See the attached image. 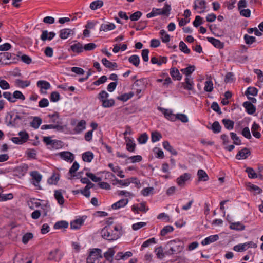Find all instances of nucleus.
<instances>
[{
	"label": "nucleus",
	"mask_w": 263,
	"mask_h": 263,
	"mask_svg": "<svg viewBox=\"0 0 263 263\" xmlns=\"http://www.w3.org/2000/svg\"><path fill=\"white\" fill-rule=\"evenodd\" d=\"M244 40L245 43L248 45H251L256 41L255 37L253 36H250L248 34H245L244 35Z\"/></svg>",
	"instance_id": "64"
},
{
	"label": "nucleus",
	"mask_w": 263,
	"mask_h": 263,
	"mask_svg": "<svg viewBox=\"0 0 263 263\" xmlns=\"http://www.w3.org/2000/svg\"><path fill=\"white\" fill-rule=\"evenodd\" d=\"M191 178V174L188 173H185L180 177H179L177 180V183L178 185L181 187L184 186L185 183L186 181L189 180Z\"/></svg>",
	"instance_id": "8"
},
{
	"label": "nucleus",
	"mask_w": 263,
	"mask_h": 263,
	"mask_svg": "<svg viewBox=\"0 0 263 263\" xmlns=\"http://www.w3.org/2000/svg\"><path fill=\"white\" fill-rule=\"evenodd\" d=\"M174 230V228L171 226H166L164 227L161 231L160 234L162 236L166 235L168 233H170Z\"/></svg>",
	"instance_id": "60"
},
{
	"label": "nucleus",
	"mask_w": 263,
	"mask_h": 263,
	"mask_svg": "<svg viewBox=\"0 0 263 263\" xmlns=\"http://www.w3.org/2000/svg\"><path fill=\"white\" fill-rule=\"evenodd\" d=\"M109 96V94L106 92L105 90L101 91L98 95V99L102 102L103 100H106Z\"/></svg>",
	"instance_id": "61"
},
{
	"label": "nucleus",
	"mask_w": 263,
	"mask_h": 263,
	"mask_svg": "<svg viewBox=\"0 0 263 263\" xmlns=\"http://www.w3.org/2000/svg\"><path fill=\"white\" fill-rule=\"evenodd\" d=\"M128 202L127 199H122L114 203L111 207L112 209L117 210L124 207Z\"/></svg>",
	"instance_id": "20"
},
{
	"label": "nucleus",
	"mask_w": 263,
	"mask_h": 263,
	"mask_svg": "<svg viewBox=\"0 0 263 263\" xmlns=\"http://www.w3.org/2000/svg\"><path fill=\"white\" fill-rule=\"evenodd\" d=\"M103 6V2L102 0H97L91 2L90 4V8L95 10L100 8Z\"/></svg>",
	"instance_id": "34"
},
{
	"label": "nucleus",
	"mask_w": 263,
	"mask_h": 263,
	"mask_svg": "<svg viewBox=\"0 0 263 263\" xmlns=\"http://www.w3.org/2000/svg\"><path fill=\"white\" fill-rule=\"evenodd\" d=\"M42 129H55L59 131H62L64 129L63 126H59L58 124H45L41 127Z\"/></svg>",
	"instance_id": "29"
},
{
	"label": "nucleus",
	"mask_w": 263,
	"mask_h": 263,
	"mask_svg": "<svg viewBox=\"0 0 263 263\" xmlns=\"http://www.w3.org/2000/svg\"><path fill=\"white\" fill-rule=\"evenodd\" d=\"M116 253L114 248H109L106 252L104 253V257L108 263H113L114 256Z\"/></svg>",
	"instance_id": "7"
},
{
	"label": "nucleus",
	"mask_w": 263,
	"mask_h": 263,
	"mask_svg": "<svg viewBox=\"0 0 263 263\" xmlns=\"http://www.w3.org/2000/svg\"><path fill=\"white\" fill-rule=\"evenodd\" d=\"M116 26L114 23L102 24L100 26V31H107L114 30Z\"/></svg>",
	"instance_id": "28"
},
{
	"label": "nucleus",
	"mask_w": 263,
	"mask_h": 263,
	"mask_svg": "<svg viewBox=\"0 0 263 263\" xmlns=\"http://www.w3.org/2000/svg\"><path fill=\"white\" fill-rule=\"evenodd\" d=\"M73 32L72 30L69 28H65L61 29L60 31V37L62 39H67L71 34H73Z\"/></svg>",
	"instance_id": "19"
},
{
	"label": "nucleus",
	"mask_w": 263,
	"mask_h": 263,
	"mask_svg": "<svg viewBox=\"0 0 263 263\" xmlns=\"http://www.w3.org/2000/svg\"><path fill=\"white\" fill-rule=\"evenodd\" d=\"M115 100L112 99L103 100L102 105L103 107L108 108L113 106L115 105Z\"/></svg>",
	"instance_id": "56"
},
{
	"label": "nucleus",
	"mask_w": 263,
	"mask_h": 263,
	"mask_svg": "<svg viewBox=\"0 0 263 263\" xmlns=\"http://www.w3.org/2000/svg\"><path fill=\"white\" fill-rule=\"evenodd\" d=\"M102 64L107 68L109 69H114L118 67L117 64L115 62H111L106 58L102 59Z\"/></svg>",
	"instance_id": "32"
},
{
	"label": "nucleus",
	"mask_w": 263,
	"mask_h": 263,
	"mask_svg": "<svg viewBox=\"0 0 263 263\" xmlns=\"http://www.w3.org/2000/svg\"><path fill=\"white\" fill-rule=\"evenodd\" d=\"M30 175L32 177V183L35 186H39L42 176L36 171L31 172Z\"/></svg>",
	"instance_id": "5"
},
{
	"label": "nucleus",
	"mask_w": 263,
	"mask_h": 263,
	"mask_svg": "<svg viewBox=\"0 0 263 263\" xmlns=\"http://www.w3.org/2000/svg\"><path fill=\"white\" fill-rule=\"evenodd\" d=\"M251 155V152L248 148H243L239 151L236 155V159L238 160L247 159Z\"/></svg>",
	"instance_id": "6"
},
{
	"label": "nucleus",
	"mask_w": 263,
	"mask_h": 263,
	"mask_svg": "<svg viewBox=\"0 0 263 263\" xmlns=\"http://www.w3.org/2000/svg\"><path fill=\"white\" fill-rule=\"evenodd\" d=\"M182 85L185 89L192 90L194 85L193 79H192L191 77H186L185 81L182 83Z\"/></svg>",
	"instance_id": "13"
},
{
	"label": "nucleus",
	"mask_w": 263,
	"mask_h": 263,
	"mask_svg": "<svg viewBox=\"0 0 263 263\" xmlns=\"http://www.w3.org/2000/svg\"><path fill=\"white\" fill-rule=\"evenodd\" d=\"M55 35V33L54 32H50L48 33L47 30H44L42 31L41 35V39L45 41L47 40H51Z\"/></svg>",
	"instance_id": "17"
},
{
	"label": "nucleus",
	"mask_w": 263,
	"mask_h": 263,
	"mask_svg": "<svg viewBox=\"0 0 263 263\" xmlns=\"http://www.w3.org/2000/svg\"><path fill=\"white\" fill-rule=\"evenodd\" d=\"M163 146L164 149L170 152L173 155H177V151L173 148V147L170 145L168 141H164L163 142Z\"/></svg>",
	"instance_id": "38"
},
{
	"label": "nucleus",
	"mask_w": 263,
	"mask_h": 263,
	"mask_svg": "<svg viewBox=\"0 0 263 263\" xmlns=\"http://www.w3.org/2000/svg\"><path fill=\"white\" fill-rule=\"evenodd\" d=\"M36 85L41 90H47L50 87V83L45 80H40L37 81Z\"/></svg>",
	"instance_id": "30"
},
{
	"label": "nucleus",
	"mask_w": 263,
	"mask_h": 263,
	"mask_svg": "<svg viewBox=\"0 0 263 263\" xmlns=\"http://www.w3.org/2000/svg\"><path fill=\"white\" fill-rule=\"evenodd\" d=\"M230 136L231 139L234 141V144L237 145H239L241 144V140L239 139V137L237 136L236 133L231 132L230 133Z\"/></svg>",
	"instance_id": "59"
},
{
	"label": "nucleus",
	"mask_w": 263,
	"mask_h": 263,
	"mask_svg": "<svg viewBox=\"0 0 263 263\" xmlns=\"http://www.w3.org/2000/svg\"><path fill=\"white\" fill-rule=\"evenodd\" d=\"M181 243L178 240H172L168 241L166 245V254L171 255L180 252L182 249Z\"/></svg>",
	"instance_id": "3"
},
{
	"label": "nucleus",
	"mask_w": 263,
	"mask_h": 263,
	"mask_svg": "<svg viewBox=\"0 0 263 263\" xmlns=\"http://www.w3.org/2000/svg\"><path fill=\"white\" fill-rule=\"evenodd\" d=\"M159 109L163 114L165 117L172 121H175L176 115L172 113V110L160 107Z\"/></svg>",
	"instance_id": "12"
},
{
	"label": "nucleus",
	"mask_w": 263,
	"mask_h": 263,
	"mask_svg": "<svg viewBox=\"0 0 263 263\" xmlns=\"http://www.w3.org/2000/svg\"><path fill=\"white\" fill-rule=\"evenodd\" d=\"M161 138V134L158 132H155L152 133L151 139L153 142L158 141Z\"/></svg>",
	"instance_id": "62"
},
{
	"label": "nucleus",
	"mask_w": 263,
	"mask_h": 263,
	"mask_svg": "<svg viewBox=\"0 0 263 263\" xmlns=\"http://www.w3.org/2000/svg\"><path fill=\"white\" fill-rule=\"evenodd\" d=\"M33 237V234L32 233L28 232L25 234L22 237V242L24 244H27L29 240Z\"/></svg>",
	"instance_id": "50"
},
{
	"label": "nucleus",
	"mask_w": 263,
	"mask_h": 263,
	"mask_svg": "<svg viewBox=\"0 0 263 263\" xmlns=\"http://www.w3.org/2000/svg\"><path fill=\"white\" fill-rule=\"evenodd\" d=\"M175 117V121L179 120L183 123H187L189 121L187 116L183 114H177Z\"/></svg>",
	"instance_id": "57"
},
{
	"label": "nucleus",
	"mask_w": 263,
	"mask_h": 263,
	"mask_svg": "<svg viewBox=\"0 0 263 263\" xmlns=\"http://www.w3.org/2000/svg\"><path fill=\"white\" fill-rule=\"evenodd\" d=\"M54 196L59 204L62 205L64 204V199L60 190H55Z\"/></svg>",
	"instance_id": "31"
},
{
	"label": "nucleus",
	"mask_w": 263,
	"mask_h": 263,
	"mask_svg": "<svg viewBox=\"0 0 263 263\" xmlns=\"http://www.w3.org/2000/svg\"><path fill=\"white\" fill-rule=\"evenodd\" d=\"M160 34L161 35L162 41L163 43H167L170 41V36L168 34H167L165 30L163 29L160 30Z\"/></svg>",
	"instance_id": "49"
},
{
	"label": "nucleus",
	"mask_w": 263,
	"mask_h": 263,
	"mask_svg": "<svg viewBox=\"0 0 263 263\" xmlns=\"http://www.w3.org/2000/svg\"><path fill=\"white\" fill-rule=\"evenodd\" d=\"M243 107L249 115H253L256 111V107L250 102L246 101L243 103Z\"/></svg>",
	"instance_id": "10"
},
{
	"label": "nucleus",
	"mask_w": 263,
	"mask_h": 263,
	"mask_svg": "<svg viewBox=\"0 0 263 263\" xmlns=\"http://www.w3.org/2000/svg\"><path fill=\"white\" fill-rule=\"evenodd\" d=\"M219 239L217 235H211L204 239L201 242L203 245H206L212 242H214Z\"/></svg>",
	"instance_id": "27"
},
{
	"label": "nucleus",
	"mask_w": 263,
	"mask_h": 263,
	"mask_svg": "<svg viewBox=\"0 0 263 263\" xmlns=\"http://www.w3.org/2000/svg\"><path fill=\"white\" fill-rule=\"evenodd\" d=\"M69 223L67 221L64 220L59 221L57 222L54 225V229H65L68 228Z\"/></svg>",
	"instance_id": "36"
},
{
	"label": "nucleus",
	"mask_w": 263,
	"mask_h": 263,
	"mask_svg": "<svg viewBox=\"0 0 263 263\" xmlns=\"http://www.w3.org/2000/svg\"><path fill=\"white\" fill-rule=\"evenodd\" d=\"M13 98L14 100V103L16 101V99H20L22 100H24L25 99V97L24 95L20 91H15L13 93Z\"/></svg>",
	"instance_id": "47"
},
{
	"label": "nucleus",
	"mask_w": 263,
	"mask_h": 263,
	"mask_svg": "<svg viewBox=\"0 0 263 263\" xmlns=\"http://www.w3.org/2000/svg\"><path fill=\"white\" fill-rule=\"evenodd\" d=\"M129 62L136 67H138L140 63V59L137 55H133L128 58Z\"/></svg>",
	"instance_id": "44"
},
{
	"label": "nucleus",
	"mask_w": 263,
	"mask_h": 263,
	"mask_svg": "<svg viewBox=\"0 0 263 263\" xmlns=\"http://www.w3.org/2000/svg\"><path fill=\"white\" fill-rule=\"evenodd\" d=\"M124 139L126 142V149L130 152H134L135 150L136 144L134 142L133 140L128 137H125Z\"/></svg>",
	"instance_id": "16"
},
{
	"label": "nucleus",
	"mask_w": 263,
	"mask_h": 263,
	"mask_svg": "<svg viewBox=\"0 0 263 263\" xmlns=\"http://www.w3.org/2000/svg\"><path fill=\"white\" fill-rule=\"evenodd\" d=\"M195 67L194 65H190L185 68L181 69V71L187 77H190V76L195 71Z\"/></svg>",
	"instance_id": "39"
},
{
	"label": "nucleus",
	"mask_w": 263,
	"mask_h": 263,
	"mask_svg": "<svg viewBox=\"0 0 263 263\" xmlns=\"http://www.w3.org/2000/svg\"><path fill=\"white\" fill-rule=\"evenodd\" d=\"M103 259L102 250L99 248H93L89 250V255L86 259L87 263H102Z\"/></svg>",
	"instance_id": "2"
},
{
	"label": "nucleus",
	"mask_w": 263,
	"mask_h": 263,
	"mask_svg": "<svg viewBox=\"0 0 263 263\" xmlns=\"http://www.w3.org/2000/svg\"><path fill=\"white\" fill-rule=\"evenodd\" d=\"M86 122L84 120H81L76 125L73 130L76 134L81 133L84 129L86 128Z\"/></svg>",
	"instance_id": "15"
},
{
	"label": "nucleus",
	"mask_w": 263,
	"mask_h": 263,
	"mask_svg": "<svg viewBox=\"0 0 263 263\" xmlns=\"http://www.w3.org/2000/svg\"><path fill=\"white\" fill-rule=\"evenodd\" d=\"M159 15H162L160 12V9L153 8L151 12L147 14V18L155 17Z\"/></svg>",
	"instance_id": "52"
},
{
	"label": "nucleus",
	"mask_w": 263,
	"mask_h": 263,
	"mask_svg": "<svg viewBox=\"0 0 263 263\" xmlns=\"http://www.w3.org/2000/svg\"><path fill=\"white\" fill-rule=\"evenodd\" d=\"M0 57L1 59H7V60H12V62L15 59V54L9 52H4L0 53Z\"/></svg>",
	"instance_id": "42"
},
{
	"label": "nucleus",
	"mask_w": 263,
	"mask_h": 263,
	"mask_svg": "<svg viewBox=\"0 0 263 263\" xmlns=\"http://www.w3.org/2000/svg\"><path fill=\"white\" fill-rule=\"evenodd\" d=\"M64 253L63 252H60V250L57 248L50 252L48 259L59 261L61 259Z\"/></svg>",
	"instance_id": "4"
},
{
	"label": "nucleus",
	"mask_w": 263,
	"mask_h": 263,
	"mask_svg": "<svg viewBox=\"0 0 263 263\" xmlns=\"http://www.w3.org/2000/svg\"><path fill=\"white\" fill-rule=\"evenodd\" d=\"M170 74L174 80L179 81L182 79V75L180 73L179 70L176 67L171 68Z\"/></svg>",
	"instance_id": "22"
},
{
	"label": "nucleus",
	"mask_w": 263,
	"mask_h": 263,
	"mask_svg": "<svg viewBox=\"0 0 263 263\" xmlns=\"http://www.w3.org/2000/svg\"><path fill=\"white\" fill-rule=\"evenodd\" d=\"M204 90L206 92H212L213 90V84L211 80L205 81Z\"/></svg>",
	"instance_id": "48"
},
{
	"label": "nucleus",
	"mask_w": 263,
	"mask_h": 263,
	"mask_svg": "<svg viewBox=\"0 0 263 263\" xmlns=\"http://www.w3.org/2000/svg\"><path fill=\"white\" fill-rule=\"evenodd\" d=\"M41 123V119L39 117H36L33 118L32 121L31 122V126L32 127L37 129L39 127Z\"/></svg>",
	"instance_id": "45"
},
{
	"label": "nucleus",
	"mask_w": 263,
	"mask_h": 263,
	"mask_svg": "<svg viewBox=\"0 0 263 263\" xmlns=\"http://www.w3.org/2000/svg\"><path fill=\"white\" fill-rule=\"evenodd\" d=\"M211 129L214 133H219L221 129V126L218 121H215L212 125Z\"/></svg>",
	"instance_id": "53"
},
{
	"label": "nucleus",
	"mask_w": 263,
	"mask_h": 263,
	"mask_svg": "<svg viewBox=\"0 0 263 263\" xmlns=\"http://www.w3.org/2000/svg\"><path fill=\"white\" fill-rule=\"evenodd\" d=\"M6 122L8 123V125H15V121L13 120V115L11 113H7L5 117Z\"/></svg>",
	"instance_id": "54"
},
{
	"label": "nucleus",
	"mask_w": 263,
	"mask_h": 263,
	"mask_svg": "<svg viewBox=\"0 0 263 263\" xmlns=\"http://www.w3.org/2000/svg\"><path fill=\"white\" fill-rule=\"evenodd\" d=\"M233 250L236 252H243L247 250V245L246 243H240L235 246Z\"/></svg>",
	"instance_id": "46"
},
{
	"label": "nucleus",
	"mask_w": 263,
	"mask_h": 263,
	"mask_svg": "<svg viewBox=\"0 0 263 263\" xmlns=\"http://www.w3.org/2000/svg\"><path fill=\"white\" fill-rule=\"evenodd\" d=\"M70 49L73 52L77 53H81L84 50L82 44L79 42L74 43L71 45Z\"/></svg>",
	"instance_id": "23"
},
{
	"label": "nucleus",
	"mask_w": 263,
	"mask_h": 263,
	"mask_svg": "<svg viewBox=\"0 0 263 263\" xmlns=\"http://www.w3.org/2000/svg\"><path fill=\"white\" fill-rule=\"evenodd\" d=\"M79 168V163L75 161L73 163L72 165L71 166L69 171V173L71 175V178H74L77 176L75 174H74V173H76V172L78 170Z\"/></svg>",
	"instance_id": "41"
},
{
	"label": "nucleus",
	"mask_w": 263,
	"mask_h": 263,
	"mask_svg": "<svg viewBox=\"0 0 263 263\" xmlns=\"http://www.w3.org/2000/svg\"><path fill=\"white\" fill-rule=\"evenodd\" d=\"M179 49L182 52L186 54H189L191 52L186 45L183 41L179 43Z\"/></svg>",
	"instance_id": "63"
},
{
	"label": "nucleus",
	"mask_w": 263,
	"mask_h": 263,
	"mask_svg": "<svg viewBox=\"0 0 263 263\" xmlns=\"http://www.w3.org/2000/svg\"><path fill=\"white\" fill-rule=\"evenodd\" d=\"M171 10V6L167 3H165L163 9H160V12L162 15H166L168 16L170 13Z\"/></svg>",
	"instance_id": "58"
},
{
	"label": "nucleus",
	"mask_w": 263,
	"mask_h": 263,
	"mask_svg": "<svg viewBox=\"0 0 263 263\" xmlns=\"http://www.w3.org/2000/svg\"><path fill=\"white\" fill-rule=\"evenodd\" d=\"M84 220L82 219H77L70 222V228L71 229L77 230L80 228L83 224Z\"/></svg>",
	"instance_id": "24"
},
{
	"label": "nucleus",
	"mask_w": 263,
	"mask_h": 263,
	"mask_svg": "<svg viewBox=\"0 0 263 263\" xmlns=\"http://www.w3.org/2000/svg\"><path fill=\"white\" fill-rule=\"evenodd\" d=\"M59 155L62 159L70 163L72 162L74 159V155L70 152H62L60 153Z\"/></svg>",
	"instance_id": "9"
},
{
	"label": "nucleus",
	"mask_w": 263,
	"mask_h": 263,
	"mask_svg": "<svg viewBox=\"0 0 263 263\" xmlns=\"http://www.w3.org/2000/svg\"><path fill=\"white\" fill-rule=\"evenodd\" d=\"M245 226L239 222L232 223L230 226V228L232 230H243Z\"/></svg>",
	"instance_id": "43"
},
{
	"label": "nucleus",
	"mask_w": 263,
	"mask_h": 263,
	"mask_svg": "<svg viewBox=\"0 0 263 263\" xmlns=\"http://www.w3.org/2000/svg\"><path fill=\"white\" fill-rule=\"evenodd\" d=\"M112 222L107 221L106 226L101 231V234L103 238L112 241L118 239L120 236V232L118 226L111 227Z\"/></svg>",
	"instance_id": "1"
},
{
	"label": "nucleus",
	"mask_w": 263,
	"mask_h": 263,
	"mask_svg": "<svg viewBox=\"0 0 263 263\" xmlns=\"http://www.w3.org/2000/svg\"><path fill=\"white\" fill-rule=\"evenodd\" d=\"M197 176L199 181H206L209 178L206 173L203 170L200 169L198 171Z\"/></svg>",
	"instance_id": "26"
},
{
	"label": "nucleus",
	"mask_w": 263,
	"mask_h": 263,
	"mask_svg": "<svg viewBox=\"0 0 263 263\" xmlns=\"http://www.w3.org/2000/svg\"><path fill=\"white\" fill-rule=\"evenodd\" d=\"M28 169V166L26 164H23L22 165L18 166L15 169V172L17 173V175L20 176H24Z\"/></svg>",
	"instance_id": "21"
},
{
	"label": "nucleus",
	"mask_w": 263,
	"mask_h": 263,
	"mask_svg": "<svg viewBox=\"0 0 263 263\" xmlns=\"http://www.w3.org/2000/svg\"><path fill=\"white\" fill-rule=\"evenodd\" d=\"M246 172L248 173V177L251 179H254L258 177V174L255 172L252 167H247Z\"/></svg>",
	"instance_id": "51"
},
{
	"label": "nucleus",
	"mask_w": 263,
	"mask_h": 263,
	"mask_svg": "<svg viewBox=\"0 0 263 263\" xmlns=\"http://www.w3.org/2000/svg\"><path fill=\"white\" fill-rule=\"evenodd\" d=\"M258 90L254 87H249L247 88L245 92V95L248 96L249 95H252L253 96H256L257 95Z\"/></svg>",
	"instance_id": "55"
},
{
	"label": "nucleus",
	"mask_w": 263,
	"mask_h": 263,
	"mask_svg": "<svg viewBox=\"0 0 263 263\" xmlns=\"http://www.w3.org/2000/svg\"><path fill=\"white\" fill-rule=\"evenodd\" d=\"M48 117L49 118V122L52 123V124H58L59 126H62L60 115L58 112H54L53 114H49Z\"/></svg>",
	"instance_id": "11"
},
{
	"label": "nucleus",
	"mask_w": 263,
	"mask_h": 263,
	"mask_svg": "<svg viewBox=\"0 0 263 263\" xmlns=\"http://www.w3.org/2000/svg\"><path fill=\"white\" fill-rule=\"evenodd\" d=\"M134 95V93L132 91L127 93H124L120 96L117 97V99L124 102L127 101L129 99L132 98Z\"/></svg>",
	"instance_id": "40"
},
{
	"label": "nucleus",
	"mask_w": 263,
	"mask_h": 263,
	"mask_svg": "<svg viewBox=\"0 0 263 263\" xmlns=\"http://www.w3.org/2000/svg\"><path fill=\"white\" fill-rule=\"evenodd\" d=\"M224 127L228 130H232L234 128V122L230 119H224L222 120Z\"/></svg>",
	"instance_id": "37"
},
{
	"label": "nucleus",
	"mask_w": 263,
	"mask_h": 263,
	"mask_svg": "<svg viewBox=\"0 0 263 263\" xmlns=\"http://www.w3.org/2000/svg\"><path fill=\"white\" fill-rule=\"evenodd\" d=\"M14 83L16 86L22 88H26L30 85V82L29 81H23L21 79H16Z\"/></svg>",
	"instance_id": "25"
},
{
	"label": "nucleus",
	"mask_w": 263,
	"mask_h": 263,
	"mask_svg": "<svg viewBox=\"0 0 263 263\" xmlns=\"http://www.w3.org/2000/svg\"><path fill=\"white\" fill-rule=\"evenodd\" d=\"M155 253L157 256V257L159 259H162L165 257L166 254V251L163 252V249L162 246L156 247L154 250Z\"/></svg>",
	"instance_id": "33"
},
{
	"label": "nucleus",
	"mask_w": 263,
	"mask_h": 263,
	"mask_svg": "<svg viewBox=\"0 0 263 263\" xmlns=\"http://www.w3.org/2000/svg\"><path fill=\"white\" fill-rule=\"evenodd\" d=\"M207 40L211 43L215 47L218 49H222L224 47V43L220 40L212 37H208Z\"/></svg>",
	"instance_id": "14"
},
{
	"label": "nucleus",
	"mask_w": 263,
	"mask_h": 263,
	"mask_svg": "<svg viewBox=\"0 0 263 263\" xmlns=\"http://www.w3.org/2000/svg\"><path fill=\"white\" fill-rule=\"evenodd\" d=\"M93 154L90 151L85 152L82 155V159L84 161L87 162H90L93 159Z\"/></svg>",
	"instance_id": "35"
},
{
	"label": "nucleus",
	"mask_w": 263,
	"mask_h": 263,
	"mask_svg": "<svg viewBox=\"0 0 263 263\" xmlns=\"http://www.w3.org/2000/svg\"><path fill=\"white\" fill-rule=\"evenodd\" d=\"M260 129V126L256 123L254 122L251 127V132L253 136L256 138L259 139L261 137V134L258 132Z\"/></svg>",
	"instance_id": "18"
}]
</instances>
